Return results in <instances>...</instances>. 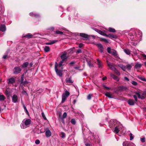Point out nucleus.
I'll list each match as a JSON object with an SVG mask.
<instances>
[{
	"mask_svg": "<svg viewBox=\"0 0 146 146\" xmlns=\"http://www.w3.org/2000/svg\"><path fill=\"white\" fill-rule=\"evenodd\" d=\"M58 66V63L56 62L55 65V70L57 75L60 77H62V70L63 68L62 67L61 69H59L57 68Z\"/></svg>",
	"mask_w": 146,
	"mask_h": 146,
	"instance_id": "f257e3e1",
	"label": "nucleus"
},
{
	"mask_svg": "<svg viewBox=\"0 0 146 146\" xmlns=\"http://www.w3.org/2000/svg\"><path fill=\"white\" fill-rule=\"evenodd\" d=\"M123 51L126 54L128 55H129L131 53L130 51L127 49H124Z\"/></svg>",
	"mask_w": 146,
	"mask_h": 146,
	"instance_id": "393cba45",
	"label": "nucleus"
},
{
	"mask_svg": "<svg viewBox=\"0 0 146 146\" xmlns=\"http://www.w3.org/2000/svg\"><path fill=\"white\" fill-rule=\"evenodd\" d=\"M75 62L74 61H72V62H70L69 63V64H70V65H72L74 64H75Z\"/></svg>",
	"mask_w": 146,
	"mask_h": 146,
	"instance_id": "774afa93",
	"label": "nucleus"
},
{
	"mask_svg": "<svg viewBox=\"0 0 146 146\" xmlns=\"http://www.w3.org/2000/svg\"><path fill=\"white\" fill-rule=\"evenodd\" d=\"M41 114H42V117L43 118V119L45 120H46L47 119L46 118V117L44 113L43 112Z\"/></svg>",
	"mask_w": 146,
	"mask_h": 146,
	"instance_id": "3c124183",
	"label": "nucleus"
},
{
	"mask_svg": "<svg viewBox=\"0 0 146 146\" xmlns=\"http://www.w3.org/2000/svg\"><path fill=\"white\" fill-rule=\"evenodd\" d=\"M12 101L13 103H15L17 102L18 100V96L15 95L14 94L12 97Z\"/></svg>",
	"mask_w": 146,
	"mask_h": 146,
	"instance_id": "0eeeda50",
	"label": "nucleus"
},
{
	"mask_svg": "<svg viewBox=\"0 0 146 146\" xmlns=\"http://www.w3.org/2000/svg\"><path fill=\"white\" fill-rule=\"evenodd\" d=\"M61 137L62 138H63L65 137V133L64 132H62L61 133Z\"/></svg>",
	"mask_w": 146,
	"mask_h": 146,
	"instance_id": "4d7b16f0",
	"label": "nucleus"
},
{
	"mask_svg": "<svg viewBox=\"0 0 146 146\" xmlns=\"http://www.w3.org/2000/svg\"><path fill=\"white\" fill-rule=\"evenodd\" d=\"M130 135V140H132L133 139V134L131 133L129 134Z\"/></svg>",
	"mask_w": 146,
	"mask_h": 146,
	"instance_id": "8fccbe9b",
	"label": "nucleus"
},
{
	"mask_svg": "<svg viewBox=\"0 0 146 146\" xmlns=\"http://www.w3.org/2000/svg\"><path fill=\"white\" fill-rule=\"evenodd\" d=\"M125 66H126V68L128 70H130L132 68V67L131 65L130 64H128L127 65Z\"/></svg>",
	"mask_w": 146,
	"mask_h": 146,
	"instance_id": "f704fd0d",
	"label": "nucleus"
},
{
	"mask_svg": "<svg viewBox=\"0 0 146 146\" xmlns=\"http://www.w3.org/2000/svg\"><path fill=\"white\" fill-rule=\"evenodd\" d=\"M23 107L26 113L28 116H29V113L26 108V107L24 104H23Z\"/></svg>",
	"mask_w": 146,
	"mask_h": 146,
	"instance_id": "c756f323",
	"label": "nucleus"
},
{
	"mask_svg": "<svg viewBox=\"0 0 146 146\" xmlns=\"http://www.w3.org/2000/svg\"><path fill=\"white\" fill-rule=\"evenodd\" d=\"M65 81L66 83H72L74 82V81L71 79V77L68 78H66L65 80Z\"/></svg>",
	"mask_w": 146,
	"mask_h": 146,
	"instance_id": "ddd939ff",
	"label": "nucleus"
},
{
	"mask_svg": "<svg viewBox=\"0 0 146 146\" xmlns=\"http://www.w3.org/2000/svg\"><path fill=\"white\" fill-rule=\"evenodd\" d=\"M33 35L31 33H28L27 34L23 36L25 38L27 39H30L32 38Z\"/></svg>",
	"mask_w": 146,
	"mask_h": 146,
	"instance_id": "2eb2a0df",
	"label": "nucleus"
},
{
	"mask_svg": "<svg viewBox=\"0 0 146 146\" xmlns=\"http://www.w3.org/2000/svg\"><path fill=\"white\" fill-rule=\"evenodd\" d=\"M7 58H8V56L6 55H4L3 57V58L4 59H6Z\"/></svg>",
	"mask_w": 146,
	"mask_h": 146,
	"instance_id": "69168bd1",
	"label": "nucleus"
},
{
	"mask_svg": "<svg viewBox=\"0 0 146 146\" xmlns=\"http://www.w3.org/2000/svg\"><path fill=\"white\" fill-rule=\"evenodd\" d=\"M110 76L114 80L117 81H119V79L117 76L112 74H111Z\"/></svg>",
	"mask_w": 146,
	"mask_h": 146,
	"instance_id": "a211bd4d",
	"label": "nucleus"
},
{
	"mask_svg": "<svg viewBox=\"0 0 146 146\" xmlns=\"http://www.w3.org/2000/svg\"><path fill=\"white\" fill-rule=\"evenodd\" d=\"M92 96V95L89 94L88 95L87 97V99L88 100H90L91 99Z\"/></svg>",
	"mask_w": 146,
	"mask_h": 146,
	"instance_id": "5fc2aeb1",
	"label": "nucleus"
},
{
	"mask_svg": "<svg viewBox=\"0 0 146 146\" xmlns=\"http://www.w3.org/2000/svg\"><path fill=\"white\" fill-rule=\"evenodd\" d=\"M100 40L101 41L104 42L106 43H108V40L106 38H100Z\"/></svg>",
	"mask_w": 146,
	"mask_h": 146,
	"instance_id": "2f4dec72",
	"label": "nucleus"
},
{
	"mask_svg": "<svg viewBox=\"0 0 146 146\" xmlns=\"http://www.w3.org/2000/svg\"><path fill=\"white\" fill-rule=\"evenodd\" d=\"M102 86L104 88V89L105 90H108L110 89V88L106 86L104 84H103Z\"/></svg>",
	"mask_w": 146,
	"mask_h": 146,
	"instance_id": "58836bf2",
	"label": "nucleus"
},
{
	"mask_svg": "<svg viewBox=\"0 0 146 146\" xmlns=\"http://www.w3.org/2000/svg\"><path fill=\"white\" fill-rule=\"evenodd\" d=\"M31 121L30 119L27 118L24 119L23 121V123L27 127H28L31 124Z\"/></svg>",
	"mask_w": 146,
	"mask_h": 146,
	"instance_id": "20e7f679",
	"label": "nucleus"
},
{
	"mask_svg": "<svg viewBox=\"0 0 146 146\" xmlns=\"http://www.w3.org/2000/svg\"><path fill=\"white\" fill-rule=\"evenodd\" d=\"M44 50L46 52H48L50 51V48L48 46H46L44 48Z\"/></svg>",
	"mask_w": 146,
	"mask_h": 146,
	"instance_id": "c85d7f7f",
	"label": "nucleus"
},
{
	"mask_svg": "<svg viewBox=\"0 0 146 146\" xmlns=\"http://www.w3.org/2000/svg\"><path fill=\"white\" fill-rule=\"evenodd\" d=\"M29 64V63L28 62H26L23 63V64L21 65V67L23 68H26Z\"/></svg>",
	"mask_w": 146,
	"mask_h": 146,
	"instance_id": "b1692460",
	"label": "nucleus"
},
{
	"mask_svg": "<svg viewBox=\"0 0 146 146\" xmlns=\"http://www.w3.org/2000/svg\"><path fill=\"white\" fill-rule=\"evenodd\" d=\"M62 54L60 56L61 59L66 61L68 58V56H66L67 52H62Z\"/></svg>",
	"mask_w": 146,
	"mask_h": 146,
	"instance_id": "39448f33",
	"label": "nucleus"
},
{
	"mask_svg": "<svg viewBox=\"0 0 146 146\" xmlns=\"http://www.w3.org/2000/svg\"><path fill=\"white\" fill-rule=\"evenodd\" d=\"M86 62H87V64L89 67H93V65L91 62V61L90 59L88 58H86Z\"/></svg>",
	"mask_w": 146,
	"mask_h": 146,
	"instance_id": "1a4fd4ad",
	"label": "nucleus"
},
{
	"mask_svg": "<svg viewBox=\"0 0 146 146\" xmlns=\"http://www.w3.org/2000/svg\"><path fill=\"white\" fill-rule=\"evenodd\" d=\"M120 67L122 69L123 71H125V69L126 68V66H124L123 65H121L120 66Z\"/></svg>",
	"mask_w": 146,
	"mask_h": 146,
	"instance_id": "ea45409f",
	"label": "nucleus"
},
{
	"mask_svg": "<svg viewBox=\"0 0 146 146\" xmlns=\"http://www.w3.org/2000/svg\"><path fill=\"white\" fill-rule=\"evenodd\" d=\"M141 141L143 142V143H144V142H145V137H143V138H141Z\"/></svg>",
	"mask_w": 146,
	"mask_h": 146,
	"instance_id": "13d9d810",
	"label": "nucleus"
},
{
	"mask_svg": "<svg viewBox=\"0 0 146 146\" xmlns=\"http://www.w3.org/2000/svg\"><path fill=\"white\" fill-rule=\"evenodd\" d=\"M5 99V97L3 95H0V100H4Z\"/></svg>",
	"mask_w": 146,
	"mask_h": 146,
	"instance_id": "4c0bfd02",
	"label": "nucleus"
},
{
	"mask_svg": "<svg viewBox=\"0 0 146 146\" xmlns=\"http://www.w3.org/2000/svg\"><path fill=\"white\" fill-rule=\"evenodd\" d=\"M108 31L110 32L115 33L116 32V31L114 29L109 27L108 28Z\"/></svg>",
	"mask_w": 146,
	"mask_h": 146,
	"instance_id": "cd10ccee",
	"label": "nucleus"
},
{
	"mask_svg": "<svg viewBox=\"0 0 146 146\" xmlns=\"http://www.w3.org/2000/svg\"><path fill=\"white\" fill-rule=\"evenodd\" d=\"M67 115V114L66 113V112H64L62 116L61 117H62L63 118H65L66 117Z\"/></svg>",
	"mask_w": 146,
	"mask_h": 146,
	"instance_id": "09e8293b",
	"label": "nucleus"
},
{
	"mask_svg": "<svg viewBox=\"0 0 146 146\" xmlns=\"http://www.w3.org/2000/svg\"><path fill=\"white\" fill-rule=\"evenodd\" d=\"M5 94L7 97H9L11 95V92L9 91L6 90L5 91Z\"/></svg>",
	"mask_w": 146,
	"mask_h": 146,
	"instance_id": "5701e85b",
	"label": "nucleus"
},
{
	"mask_svg": "<svg viewBox=\"0 0 146 146\" xmlns=\"http://www.w3.org/2000/svg\"><path fill=\"white\" fill-rule=\"evenodd\" d=\"M35 143L36 144H38L40 143V141L38 139H36L35 141Z\"/></svg>",
	"mask_w": 146,
	"mask_h": 146,
	"instance_id": "bf43d9fd",
	"label": "nucleus"
},
{
	"mask_svg": "<svg viewBox=\"0 0 146 146\" xmlns=\"http://www.w3.org/2000/svg\"><path fill=\"white\" fill-rule=\"evenodd\" d=\"M51 133L50 130L49 129L46 131L45 132V135L46 137H48L51 136Z\"/></svg>",
	"mask_w": 146,
	"mask_h": 146,
	"instance_id": "f8f14e48",
	"label": "nucleus"
},
{
	"mask_svg": "<svg viewBox=\"0 0 146 146\" xmlns=\"http://www.w3.org/2000/svg\"><path fill=\"white\" fill-rule=\"evenodd\" d=\"M137 77L139 79H140L141 80L143 81L146 82V79L142 76H138Z\"/></svg>",
	"mask_w": 146,
	"mask_h": 146,
	"instance_id": "7c9ffc66",
	"label": "nucleus"
},
{
	"mask_svg": "<svg viewBox=\"0 0 146 146\" xmlns=\"http://www.w3.org/2000/svg\"><path fill=\"white\" fill-rule=\"evenodd\" d=\"M107 37H109L110 38L112 39V38H115L116 37L115 35H112L111 34H109L108 35H107Z\"/></svg>",
	"mask_w": 146,
	"mask_h": 146,
	"instance_id": "412c9836",
	"label": "nucleus"
},
{
	"mask_svg": "<svg viewBox=\"0 0 146 146\" xmlns=\"http://www.w3.org/2000/svg\"><path fill=\"white\" fill-rule=\"evenodd\" d=\"M131 83L134 86H136L137 84V83L136 82L133 81Z\"/></svg>",
	"mask_w": 146,
	"mask_h": 146,
	"instance_id": "603ef678",
	"label": "nucleus"
},
{
	"mask_svg": "<svg viewBox=\"0 0 146 146\" xmlns=\"http://www.w3.org/2000/svg\"><path fill=\"white\" fill-rule=\"evenodd\" d=\"M96 30H97L98 31V33H99L100 34V35H102L106 36V37H107V35L106 33L104 32L103 31H102L101 30H98L97 29H96Z\"/></svg>",
	"mask_w": 146,
	"mask_h": 146,
	"instance_id": "dca6fc26",
	"label": "nucleus"
},
{
	"mask_svg": "<svg viewBox=\"0 0 146 146\" xmlns=\"http://www.w3.org/2000/svg\"><path fill=\"white\" fill-rule=\"evenodd\" d=\"M123 146H135L132 142L128 143L127 141L124 142L123 144Z\"/></svg>",
	"mask_w": 146,
	"mask_h": 146,
	"instance_id": "423d86ee",
	"label": "nucleus"
},
{
	"mask_svg": "<svg viewBox=\"0 0 146 146\" xmlns=\"http://www.w3.org/2000/svg\"><path fill=\"white\" fill-rule=\"evenodd\" d=\"M51 42H50V44H54L56 42H58V40H53L52 41H51Z\"/></svg>",
	"mask_w": 146,
	"mask_h": 146,
	"instance_id": "de8ad7c7",
	"label": "nucleus"
},
{
	"mask_svg": "<svg viewBox=\"0 0 146 146\" xmlns=\"http://www.w3.org/2000/svg\"><path fill=\"white\" fill-rule=\"evenodd\" d=\"M145 95H144L143 94H141V99H144L145 98Z\"/></svg>",
	"mask_w": 146,
	"mask_h": 146,
	"instance_id": "0e129e2a",
	"label": "nucleus"
},
{
	"mask_svg": "<svg viewBox=\"0 0 146 146\" xmlns=\"http://www.w3.org/2000/svg\"><path fill=\"white\" fill-rule=\"evenodd\" d=\"M22 93L23 94H24L27 95V94L26 92L23 90V91H22Z\"/></svg>",
	"mask_w": 146,
	"mask_h": 146,
	"instance_id": "338daca9",
	"label": "nucleus"
},
{
	"mask_svg": "<svg viewBox=\"0 0 146 146\" xmlns=\"http://www.w3.org/2000/svg\"><path fill=\"white\" fill-rule=\"evenodd\" d=\"M21 71V69L19 66L15 67L13 70V74H17L20 73Z\"/></svg>",
	"mask_w": 146,
	"mask_h": 146,
	"instance_id": "7ed1b4c3",
	"label": "nucleus"
},
{
	"mask_svg": "<svg viewBox=\"0 0 146 146\" xmlns=\"http://www.w3.org/2000/svg\"><path fill=\"white\" fill-rule=\"evenodd\" d=\"M29 15L32 17L35 18H39L40 17V15L37 13H34L33 12H31L29 13Z\"/></svg>",
	"mask_w": 146,
	"mask_h": 146,
	"instance_id": "6e6552de",
	"label": "nucleus"
},
{
	"mask_svg": "<svg viewBox=\"0 0 146 146\" xmlns=\"http://www.w3.org/2000/svg\"><path fill=\"white\" fill-rule=\"evenodd\" d=\"M80 36L85 38L86 40L88 39V35L84 33H80L79 35Z\"/></svg>",
	"mask_w": 146,
	"mask_h": 146,
	"instance_id": "9b49d317",
	"label": "nucleus"
},
{
	"mask_svg": "<svg viewBox=\"0 0 146 146\" xmlns=\"http://www.w3.org/2000/svg\"><path fill=\"white\" fill-rule=\"evenodd\" d=\"M128 104L130 105L133 106L135 104V102L133 100L129 99L127 101Z\"/></svg>",
	"mask_w": 146,
	"mask_h": 146,
	"instance_id": "9d476101",
	"label": "nucleus"
},
{
	"mask_svg": "<svg viewBox=\"0 0 146 146\" xmlns=\"http://www.w3.org/2000/svg\"><path fill=\"white\" fill-rule=\"evenodd\" d=\"M96 45L98 46L99 49H104V47L100 43L98 44H96Z\"/></svg>",
	"mask_w": 146,
	"mask_h": 146,
	"instance_id": "473e14b6",
	"label": "nucleus"
},
{
	"mask_svg": "<svg viewBox=\"0 0 146 146\" xmlns=\"http://www.w3.org/2000/svg\"><path fill=\"white\" fill-rule=\"evenodd\" d=\"M15 82V80L14 78H11L9 79L8 84H13Z\"/></svg>",
	"mask_w": 146,
	"mask_h": 146,
	"instance_id": "f3484780",
	"label": "nucleus"
},
{
	"mask_svg": "<svg viewBox=\"0 0 146 146\" xmlns=\"http://www.w3.org/2000/svg\"><path fill=\"white\" fill-rule=\"evenodd\" d=\"M107 63L108 64V66L109 67L110 66H111L112 64H111L110 62H109L108 60L106 61Z\"/></svg>",
	"mask_w": 146,
	"mask_h": 146,
	"instance_id": "864d4df0",
	"label": "nucleus"
},
{
	"mask_svg": "<svg viewBox=\"0 0 146 146\" xmlns=\"http://www.w3.org/2000/svg\"><path fill=\"white\" fill-rule=\"evenodd\" d=\"M29 83L27 81H25L24 82L23 81V85L24 86H25L26 85Z\"/></svg>",
	"mask_w": 146,
	"mask_h": 146,
	"instance_id": "6e6d98bb",
	"label": "nucleus"
},
{
	"mask_svg": "<svg viewBox=\"0 0 146 146\" xmlns=\"http://www.w3.org/2000/svg\"><path fill=\"white\" fill-rule=\"evenodd\" d=\"M85 145L86 146H92L91 144H90L88 142H86L85 143Z\"/></svg>",
	"mask_w": 146,
	"mask_h": 146,
	"instance_id": "e2e57ef3",
	"label": "nucleus"
},
{
	"mask_svg": "<svg viewBox=\"0 0 146 146\" xmlns=\"http://www.w3.org/2000/svg\"><path fill=\"white\" fill-rule=\"evenodd\" d=\"M66 62V60H65L63 59H62V60L58 64V67L60 68L61 66H64V64H63V63L64 62Z\"/></svg>",
	"mask_w": 146,
	"mask_h": 146,
	"instance_id": "4468645a",
	"label": "nucleus"
},
{
	"mask_svg": "<svg viewBox=\"0 0 146 146\" xmlns=\"http://www.w3.org/2000/svg\"><path fill=\"white\" fill-rule=\"evenodd\" d=\"M97 64L99 68H100L102 66L101 62L98 59L97 60Z\"/></svg>",
	"mask_w": 146,
	"mask_h": 146,
	"instance_id": "72a5a7b5",
	"label": "nucleus"
},
{
	"mask_svg": "<svg viewBox=\"0 0 146 146\" xmlns=\"http://www.w3.org/2000/svg\"><path fill=\"white\" fill-rule=\"evenodd\" d=\"M63 33L61 31H59L58 30L56 31L55 32V34H63Z\"/></svg>",
	"mask_w": 146,
	"mask_h": 146,
	"instance_id": "49530a36",
	"label": "nucleus"
},
{
	"mask_svg": "<svg viewBox=\"0 0 146 146\" xmlns=\"http://www.w3.org/2000/svg\"><path fill=\"white\" fill-rule=\"evenodd\" d=\"M141 67V64L137 63L136 64L135 66V68H140Z\"/></svg>",
	"mask_w": 146,
	"mask_h": 146,
	"instance_id": "c9c22d12",
	"label": "nucleus"
},
{
	"mask_svg": "<svg viewBox=\"0 0 146 146\" xmlns=\"http://www.w3.org/2000/svg\"><path fill=\"white\" fill-rule=\"evenodd\" d=\"M119 130L117 128V127H115V128L114 131L116 133H119Z\"/></svg>",
	"mask_w": 146,
	"mask_h": 146,
	"instance_id": "79ce46f5",
	"label": "nucleus"
},
{
	"mask_svg": "<svg viewBox=\"0 0 146 146\" xmlns=\"http://www.w3.org/2000/svg\"><path fill=\"white\" fill-rule=\"evenodd\" d=\"M133 97L134 98L136 102H137V99L136 96L135 95L133 96Z\"/></svg>",
	"mask_w": 146,
	"mask_h": 146,
	"instance_id": "680f3d73",
	"label": "nucleus"
},
{
	"mask_svg": "<svg viewBox=\"0 0 146 146\" xmlns=\"http://www.w3.org/2000/svg\"><path fill=\"white\" fill-rule=\"evenodd\" d=\"M107 50L109 53L111 54L115 57L117 56V54L115 50L111 49L110 47H108L107 48Z\"/></svg>",
	"mask_w": 146,
	"mask_h": 146,
	"instance_id": "f03ea898",
	"label": "nucleus"
},
{
	"mask_svg": "<svg viewBox=\"0 0 146 146\" xmlns=\"http://www.w3.org/2000/svg\"><path fill=\"white\" fill-rule=\"evenodd\" d=\"M67 97L65 96L64 94L62 95V101L61 103H63L66 100Z\"/></svg>",
	"mask_w": 146,
	"mask_h": 146,
	"instance_id": "bb28decb",
	"label": "nucleus"
},
{
	"mask_svg": "<svg viewBox=\"0 0 146 146\" xmlns=\"http://www.w3.org/2000/svg\"><path fill=\"white\" fill-rule=\"evenodd\" d=\"M109 68H110L113 71H114L116 69L114 66L112 64L111 66H110Z\"/></svg>",
	"mask_w": 146,
	"mask_h": 146,
	"instance_id": "a18cd8bd",
	"label": "nucleus"
},
{
	"mask_svg": "<svg viewBox=\"0 0 146 146\" xmlns=\"http://www.w3.org/2000/svg\"><path fill=\"white\" fill-rule=\"evenodd\" d=\"M59 118L60 121L62 122V123L64 125L65 124V122L64 121V118H63L61 117L60 114H59Z\"/></svg>",
	"mask_w": 146,
	"mask_h": 146,
	"instance_id": "aec40b11",
	"label": "nucleus"
},
{
	"mask_svg": "<svg viewBox=\"0 0 146 146\" xmlns=\"http://www.w3.org/2000/svg\"><path fill=\"white\" fill-rule=\"evenodd\" d=\"M70 122L73 125H75L76 123L75 120L74 119H72L71 120Z\"/></svg>",
	"mask_w": 146,
	"mask_h": 146,
	"instance_id": "a19ab883",
	"label": "nucleus"
},
{
	"mask_svg": "<svg viewBox=\"0 0 146 146\" xmlns=\"http://www.w3.org/2000/svg\"><path fill=\"white\" fill-rule=\"evenodd\" d=\"M105 95L107 97H108L109 98H113L111 94L109 92H106L105 94Z\"/></svg>",
	"mask_w": 146,
	"mask_h": 146,
	"instance_id": "a878e982",
	"label": "nucleus"
},
{
	"mask_svg": "<svg viewBox=\"0 0 146 146\" xmlns=\"http://www.w3.org/2000/svg\"><path fill=\"white\" fill-rule=\"evenodd\" d=\"M24 74H23L21 77V84L23 83V81L24 80Z\"/></svg>",
	"mask_w": 146,
	"mask_h": 146,
	"instance_id": "c03bdc74",
	"label": "nucleus"
},
{
	"mask_svg": "<svg viewBox=\"0 0 146 146\" xmlns=\"http://www.w3.org/2000/svg\"><path fill=\"white\" fill-rule=\"evenodd\" d=\"M82 52V50L80 49H78V50H77V51L76 52L78 54L81 53Z\"/></svg>",
	"mask_w": 146,
	"mask_h": 146,
	"instance_id": "052dcab7",
	"label": "nucleus"
},
{
	"mask_svg": "<svg viewBox=\"0 0 146 146\" xmlns=\"http://www.w3.org/2000/svg\"><path fill=\"white\" fill-rule=\"evenodd\" d=\"M62 94H64L65 96L67 97L70 95V93L66 90L65 91V93H63Z\"/></svg>",
	"mask_w": 146,
	"mask_h": 146,
	"instance_id": "e433bc0d",
	"label": "nucleus"
},
{
	"mask_svg": "<svg viewBox=\"0 0 146 146\" xmlns=\"http://www.w3.org/2000/svg\"><path fill=\"white\" fill-rule=\"evenodd\" d=\"M127 88L124 86H120L119 87V90L124 91L127 90Z\"/></svg>",
	"mask_w": 146,
	"mask_h": 146,
	"instance_id": "4be33fe9",
	"label": "nucleus"
},
{
	"mask_svg": "<svg viewBox=\"0 0 146 146\" xmlns=\"http://www.w3.org/2000/svg\"><path fill=\"white\" fill-rule=\"evenodd\" d=\"M114 71L115 72V74L118 76H119L120 75V73L118 71V70H117L116 69Z\"/></svg>",
	"mask_w": 146,
	"mask_h": 146,
	"instance_id": "37998d69",
	"label": "nucleus"
},
{
	"mask_svg": "<svg viewBox=\"0 0 146 146\" xmlns=\"http://www.w3.org/2000/svg\"><path fill=\"white\" fill-rule=\"evenodd\" d=\"M0 30L3 32L6 30V27L4 25H2L0 27Z\"/></svg>",
	"mask_w": 146,
	"mask_h": 146,
	"instance_id": "6ab92c4d",
	"label": "nucleus"
}]
</instances>
